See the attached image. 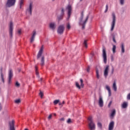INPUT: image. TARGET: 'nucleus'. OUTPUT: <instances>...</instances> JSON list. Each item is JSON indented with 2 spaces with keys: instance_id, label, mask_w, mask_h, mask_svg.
Returning a JSON list of instances; mask_svg holds the SVG:
<instances>
[{
  "instance_id": "473e14b6",
  "label": "nucleus",
  "mask_w": 130,
  "mask_h": 130,
  "mask_svg": "<svg viewBox=\"0 0 130 130\" xmlns=\"http://www.w3.org/2000/svg\"><path fill=\"white\" fill-rule=\"evenodd\" d=\"M14 102L16 104H19V103H21V99H18L17 100H15Z\"/></svg>"
},
{
  "instance_id": "6e6552de",
  "label": "nucleus",
  "mask_w": 130,
  "mask_h": 130,
  "mask_svg": "<svg viewBox=\"0 0 130 130\" xmlns=\"http://www.w3.org/2000/svg\"><path fill=\"white\" fill-rule=\"evenodd\" d=\"M14 74H13V70L12 69L9 70V77H8V84H11V80H12V78H13Z\"/></svg>"
},
{
  "instance_id": "79ce46f5",
  "label": "nucleus",
  "mask_w": 130,
  "mask_h": 130,
  "mask_svg": "<svg viewBox=\"0 0 130 130\" xmlns=\"http://www.w3.org/2000/svg\"><path fill=\"white\" fill-rule=\"evenodd\" d=\"M108 11V5H106L105 13H107Z\"/></svg>"
},
{
  "instance_id": "bb28decb",
  "label": "nucleus",
  "mask_w": 130,
  "mask_h": 130,
  "mask_svg": "<svg viewBox=\"0 0 130 130\" xmlns=\"http://www.w3.org/2000/svg\"><path fill=\"white\" fill-rule=\"evenodd\" d=\"M80 83H81L80 86L81 87V88H84V83H83L84 81L82 79H80Z\"/></svg>"
},
{
  "instance_id": "f257e3e1",
  "label": "nucleus",
  "mask_w": 130,
  "mask_h": 130,
  "mask_svg": "<svg viewBox=\"0 0 130 130\" xmlns=\"http://www.w3.org/2000/svg\"><path fill=\"white\" fill-rule=\"evenodd\" d=\"M83 19H84V11L81 12V17L79 19V24L80 25H81L82 30H84L85 29L86 24L87 22H88V20H89V15L86 16L85 21L82 23V22H83Z\"/></svg>"
},
{
  "instance_id": "de8ad7c7",
  "label": "nucleus",
  "mask_w": 130,
  "mask_h": 130,
  "mask_svg": "<svg viewBox=\"0 0 130 130\" xmlns=\"http://www.w3.org/2000/svg\"><path fill=\"white\" fill-rule=\"evenodd\" d=\"M86 71L87 72V73H89V72H90V66H88L87 68L86 69Z\"/></svg>"
},
{
  "instance_id": "bf43d9fd",
  "label": "nucleus",
  "mask_w": 130,
  "mask_h": 130,
  "mask_svg": "<svg viewBox=\"0 0 130 130\" xmlns=\"http://www.w3.org/2000/svg\"><path fill=\"white\" fill-rule=\"evenodd\" d=\"M54 115L55 116H56V114H54Z\"/></svg>"
},
{
  "instance_id": "5701e85b",
  "label": "nucleus",
  "mask_w": 130,
  "mask_h": 130,
  "mask_svg": "<svg viewBox=\"0 0 130 130\" xmlns=\"http://www.w3.org/2000/svg\"><path fill=\"white\" fill-rule=\"evenodd\" d=\"M113 89L115 92L117 91V87H116V83L115 82V81H114L113 84Z\"/></svg>"
},
{
  "instance_id": "a18cd8bd",
  "label": "nucleus",
  "mask_w": 130,
  "mask_h": 130,
  "mask_svg": "<svg viewBox=\"0 0 130 130\" xmlns=\"http://www.w3.org/2000/svg\"><path fill=\"white\" fill-rule=\"evenodd\" d=\"M18 34H19V35H21V34H22V30L21 29H19L18 30Z\"/></svg>"
},
{
  "instance_id": "9d476101",
  "label": "nucleus",
  "mask_w": 130,
  "mask_h": 130,
  "mask_svg": "<svg viewBox=\"0 0 130 130\" xmlns=\"http://www.w3.org/2000/svg\"><path fill=\"white\" fill-rule=\"evenodd\" d=\"M67 9L68 11V17L67 18V20H69V19L71 18V15H72V6L69 5L68 6Z\"/></svg>"
},
{
  "instance_id": "603ef678",
  "label": "nucleus",
  "mask_w": 130,
  "mask_h": 130,
  "mask_svg": "<svg viewBox=\"0 0 130 130\" xmlns=\"http://www.w3.org/2000/svg\"><path fill=\"white\" fill-rule=\"evenodd\" d=\"M60 120L61 121H64V118H60Z\"/></svg>"
},
{
  "instance_id": "393cba45",
  "label": "nucleus",
  "mask_w": 130,
  "mask_h": 130,
  "mask_svg": "<svg viewBox=\"0 0 130 130\" xmlns=\"http://www.w3.org/2000/svg\"><path fill=\"white\" fill-rule=\"evenodd\" d=\"M127 107V103L124 102L122 104V108H126Z\"/></svg>"
},
{
  "instance_id": "9b49d317",
  "label": "nucleus",
  "mask_w": 130,
  "mask_h": 130,
  "mask_svg": "<svg viewBox=\"0 0 130 130\" xmlns=\"http://www.w3.org/2000/svg\"><path fill=\"white\" fill-rule=\"evenodd\" d=\"M43 53V45L42 46L41 48H40L38 55L37 56V59H39L40 57H41V56L42 55Z\"/></svg>"
},
{
  "instance_id": "58836bf2",
  "label": "nucleus",
  "mask_w": 130,
  "mask_h": 130,
  "mask_svg": "<svg viewBox=\"0 0 130 130\" xmlns=\"http://www.w3.org/2000/svg\"><path fill=\"white\" fill-rule=\"evenodd\" d=\"M15 86L17 88H19L20 87V83H19V82L18 81H16V82L15 83Z\"/></svg>"
},
{
  "instance_id": "7ed1b4c3",
  "label": "nucleus",
  "mask_w": 130,
  "mask_h": 130,
  "mask_svg": "<svg viewBox=\"0 0 130 130\" xmlns=\"http://www.w3.org/2000/svg\"><path fill=\"white\" fill-rule=\"evenodd\" d=\"M112 17L113 18V21L112 22L111 31H113L114 29V27H115V22H116V16H115V14L114 12L112 13Z\"/></svg>"
},
{
  "instance_id": "2f4dec72",
  "label": "nucleus",
  "mask_w": 130,
  "mask_h": 130,
  "mask_svg": "<svg viewBox=\"0 0 130 130\" xmlns=\"http://www.w3.org/2000/svg\"><path fill=\"white\" fill-rule=\"evenodd\" d=\"M98 126L101 129H102V123L101 122H98Z\"/></svg>"
},
{
  "instance_id": "0eeeda50",
  "label": "nucleus",
  "mask_w": 130,
  "mask_h": 130,
  "mask_svg": "<svg viewBox=\"0 0 130 130\" xmlns=\"http://www.w3.org/2000/svg\"><path fill=\"white\" fill-rule=\"evenodd\" d=\"M88 119L89 120V121H90L89 124V127H90V129H95V124L93 122V120H92V117H89Z\"/></svg>"
},
{
  "instance_id": "4be33fe9",
  "label": "nucleus",
  "mask_w": 130,
  "mask_h": 130,
  "mask_svg": "<svg viewBox=\"0 0 130 130\" xmlns=\"http://www.w3.org/2000/svg\"><path fill=\"white\" fill-rule=\"evenodd\" d=\"M106 89L108 91L109 97H110L111 96V89H110V87L108 85H106Z\"/></svg>"
},
{
  "instance_id": "72a5a7b5",
  "label": "nucleus",
  "mask_w": 130,
  "mask_h": 130,
  "mask_svg": "<svg viewBox=\"0 0 130 130\" xmlns=\"http://www.w3.org/2000/svg\"><path fill=\"white\" fill-rule=\"evenodd\" d=\"M39 95L40 96V98L41 99L43 98V96H44V94H43V92L40 90V92L39 93Z\"/></svg>"
},
{
  "instance_id": "a211bd4d",
  "label": "nucleus",
  "mask_w": 130,
  "mask_h": 130,
  "mask_svg": "<svg viewBox=\"0 0 130 130\" xmlns=\"http://www.w3.org/2000/svg\"><path fill=\"white\" fill-rule=\"evenodd\" d=\"M98 68L100 69V66H96L95 68L96 76L97 79H99L100 78V75H99V69H98Z\"/></svg>"
},
{
  "instance_id": "680f3d73",
  "label": "nucleus",
  "mask_w": 130,
  "mask_h": 130,
  "mask_svg": "<svg viewBox=\"0 0 130 130\" xmlns=\"http://www.w3.org/2000/svg\"><path fill=\"white\" fill-rule=\"evenodd\" d=\"M55 0H52V2H54Z\"/></svg>"
},
{
  "instance_id": "ddd939ff",
  "label": "nucleus",
  "mask_w": 130,
  "mask_h": 130,
  "mask_svg": "<svg viewBox=\"0 0 130 130\" xmlns=\"http://www.w3.org/2000/svg\"><path fill=\"white\" fill-rule=\"evenodd\" d=\"M99 104L100 107H103V100L102 99V95H101V94H100L99 95Z\"/></svg>"
},
{
  "instance_id": "6e6d98bb",
  "label": "nucleus",
  "mask_w": 130,
  "mask_h": 130,
  "mask_svg": "<svg viewBox=\"0 0 130 130\" xmlns=\"http://www.w3.org/2000/svg\"><path fill=\"white\" fill-rule=\"evenodd\" d=\"M21 72V69H18V72L20 73Z\"/></svg>"
},
{
  "instance_id": "a19ab883",
  "label": "nucleus",
  "mask_w": 130,
  "mask_h": 130,
  "mask_svg": "<svg viewBox=\"0 0 130 130\" xmlns=\"http://www.w3.org/2000/svg\"><path fill=\"white\" fill-rule=\"evenodd\" d=\"M24 1H20V9H22V5H23Z\"/></svg>"
},
{
  "instance_id": "f704fd0d",
  "label": "nucleus",
  "mask_w": 130,
  "mask_h": 130,
  "mask_svg": "<svg viewBox=\"0 0 130 130\" xmlns=\"http://www.w3.org/2000/svg\"><path fill=\"white\" fill-rule=\"evenodd\" d=\"M60 15L64 16V9L63 8H61Z\"/></svg>"
},
{
  "instance_id": "864d4df0",
  "label": "nucleus",
  "mask_w": 130,
  "mask_h": 130,
  "mask_svg": "<svg viewBox=\"0 0 130 130\" xmlns=\"http://www.w3.org/2000/svg\"><path fill=\"white\" fill-rule=\"evenodd\" d=\"M59 105L62 106V104L61 103H59Z\"/></svg>"
},
{
  "instance_id": "2eb2a0df",
  "label": "nucleus",
  "mask_w": 130,
  "mask_h": 130,
  "mask_svg": "<svg viewBox=\"0 0 130 130\" xmlns=\"http://www.w3.org/2000/svg\"><path fill=\"white\" fill-rule=\"evenodd\" d=\"M114 127V121H112L109 123V130H113Z\"/></svg>"
},
{
  "instance_id": "6ab92c4d",
  "label": "nucleus",
  "mask_w": 130,
  "mask_h": 130,
  "mask_svg": "<svg viewBox=\"0 0 130 130\" xmlns=\"http://www.w3.org/2000/svg\"><path fill=\"white\" fill-rule=\"evenodd\" d=\"M49 27L53 31H54V30H55V28H56V25H55L54 23H50Z\"/></svg>"
},
{
  "instance_id": "39448f33",
  "label": "nucleus",
  "mask_w": 130,
  "mask_h": 130,
  "mask_svg": "<svg viewBox=\"0 0 130 130\" xmlns=\"http://www.w3.org/2000/svg\"><path fill=\"white\" fill-rule=\"evenodd\" d=\"M64 29H65V27H64V24L60 25L58 27L57 32L58 33V34H59L60 35H62V34H63Z\"/></svg>"
},
{
  "instance_id": "37998d69",
  "label": "nucleus",
  "mask_w": 130,
  "mask_h": 130,
  "mask_svg": "<svg viewBox=\"0 0 130 130\" xmlns=\"http://www.w3.org/2000/svg\"><path fill=\"white\" fill-rule=\"evenodd\" d=\"M120 5H124V0H120Z\"/></svg>"
},
{
  "instance_id": "c85d7f7f",
  "label": "nucleus",
  "mask_w": 130,
  "mask_h": 130,
  "mask_svg": "<svg viewBox=\"0 0 130 130\" xmlns=\"http://www.w3.org/2000/svg\"><path fill=\"white\" fill-rule=\"evenodd\" d=\"M75 85L76 87L78 88V89H79L80 90V89H81V86L80 85V84H79V83L78 82H75Z\"/></svg>"
},
{
  "instance_id": "7c9ffc66",
  "label": "nucleus",
  "mask_w": 130,
  "mask_h": 130,
  "mask_svg": "<svg viewBox=\"0 0 130 130\" xmlns=\"http://www.w3.org/2000/svg\"><path fill=\"white\" fill-rule=\"evenodd\" d=\"M35 70H36V74L38 77H39V72L37 71H38V68H37V66H35Z\"/></svg>"
},
{
  "instance_id": "49530a36",
  "label": "nucleus",
  "mask_w": 130,
  "mask_h": 130,
  "mask_svg": "<svg viewBox=\"0 0 130 130\" xmlns=\"http://www.w3.org/2000/svg\"><path fill=\"white\" fill-rule=\"evenodd\" d=\"M113 73H114V68L113 67L112 68V70H111V75H113Z\"/></svg>"
},
{
  "instance_id": "052dcab7",
  "label": "nucleus",
  "mask_w": 130,
  "mask_h": 130,
  "mask_svg": "<svg viewBox=\"0 0 130 130\" xmlns=\"http://www.w3.org/2000/svg\"><path fill=\"white\" fill-rule=\"evenodd\" d=\"M24 130H29L28 128H25Z\"/></svg>"
},
{
  "instance_id": "dca6fc26",
  "label": "nucleus",
  "mask_w": 130,
  "mask_h": 130,
  "mask_svg": "<svg viewBox=\"0 0 130 130\" xmlns=\"http://www.w3.org/2000/svg\"><path fill=\"white\" fill-rule=\"evenodd\" d=\"M32 3H30L29 4V8L26 10V11L28 12V13H29L30 16H32Z\"/></svg>"
},
{
  "instance_id": "e2e57ef3",
  "label": "nucleus",
  "mask_w": 130,
  "mask_h": 130,
  "mask_svg": "<svg viewBox=\"0 0 130 130\" xmlns=\"http://www.w3.org/2000/svg\"><path fill=\"white\" fill-rule=\"evenodd\" d=\"M83 0H80V2H82Z\"/></svg>"
},
{
  "instance_id": "4468645a",
  "label": "nucleus",
  "mask_w": 130,
  "mask_h": 130,
  "mask_svg": "<svg viewBox=\"0 0 130 130\" xmlns=\"http://www.w3.org/2000/svg\"><path fill=\"white\" fill-rule=\"evenodd\" d=\"M36 30H34L32 31V35L31 36V38L30 39V43H32L34 41V39H35V36H36Z\"/></svg>"
},
{
  "instance_id": "aec40b11",
  "label": "nucleus",
  "mask_w": 130,
  "mask_h": 130,
  "mask_svg": "<svg viewBox=\"0 0 130 130\" xmlns=\"http://www.w3.org/2000/svg\"><path fill=\"white\" fill-rule=\"evenodd\" d=\"M115 113H116V111L115 110V109H114L111 111V115H110V117L112 119H113V118L115 116Z\"/></svg>"
},
{
  "instance_id": "f03ea898",
  "label": "nucleus",
  "mask_w": 130,
  "mask_h": 130,
  "mask_svg": "<svg viewBox=\"0 0 130 130\" xmlns=\"http://www.w3.org/2000/svg\"><path fill=\"white\" fill-rule=\"evenodd\" d=\"M16 4V0H7V2L5 5L6 9H8V8H11V7H13L15 6Z\"/></svg>"
},
{
  "instance_id": "c756f323",
  "label": "nucleus",
  "mask_w": 130,
  "mask_h": 130,
  "mask_svg": "<svg viewBox=\"0 0 130 130\" xmlns=\"http://www.w3.org/2000/svg\"><path fill=\"white\" fill-rule=\"evenodd\" d=\"M112 50H113V52L114 53H115V52H116V46H115V45H114L113 46V48H112Z\"/></svg>"
},
{
  "instance_id": "4c0bfd02",
  "label": "nucleus",
  "mask_w": 130,
  "mask_h": 130,
  "mask_svg": "<svg viewBox=\"0 0 130 130\" xmlns=\"http://www.w3.org/2000/svg\"><path fill=\"white\" fill-rule=\"evenodd\" d=\"M67 28L68 30H70L71 29V24H70V23H68L67 25Z\"/></svg>"
},
{
  "instance_id": "f3484780",
  "label": "nucleus",
  "mask_w": 130,
  "mask_h": 130,
  "mask_svg": "<svg viewBox=\"0 0 130 130\" xmlns=\"http://www.w3.org/2000/svg\"><path fill=\"white\" fill-rule=\"evenodd\" d=\"M64 16V15H62V14H60V15L57 16L56 20H57L58 23H59V22H60V21H61L63 19Z\"/></svg>"
},
{
  "instance_id": "c03bdc74",
  "label": "nucleus",
  "mask_w": 130,
  "mask_h": 130,
  "mask_svg": "<svg viewBox=\"0 0 130 130\" xmlns=\"http://www.w3.org/2000/svg\"><path fill=\"white\" fill-rule=\"evenodd\" d=\"M0 72H1V76H2V75H4V74H3V67H2L0 69Z\"/></svg>"
},
{
  "instance_id": "cd10ccee",
  "label": "nucleus",
  "mask_w": 130,
  "mask_h": 130,
  "mask_svg": "<svg viewBox=\"0 0 130 130\" xmlns=\"http://www.w3.org/2000/svg\"><path fill=\"white\" fill-rule=\"evenodd\" d=\"M83 45L85 48H88V44H87V40L84 41Z\"/></svg>"
},
{
  "instance_id": "ea45409f",
  "label": "nucleus",
  "mask_w": 130,
  "mask_h": 130,
  "mask_svg": "<svg viewBox=\"0 0 130 130\" xmlns=\"http://www.w3.org/2000/svg\"><path fill=\"white\" fill-rule=\"evenodd\" d=\"M67 123H68L69 124L73 123V121H72V119L71 118H69L67 120Z\"/></svg>"
},
{
  "instance_id": "412c9836",
  "label": "nucleus",
  "mask_w": 130,
  "mask_h": 130,
  "mask_svg": "<svg viewBox=\"0 0 130 130\" xmlns=\"http://www.w3.org/2000/svg\"><path fill=\"white\" fill-rule=\"evenodd\" d=\"M45 57H44V56H42V57H41V66L42 67H43V66H44V64H45Z\"/></svg>"
},
{
  "instance_id": "f8f14e48",
  "label": "nucleus",
  "mask_w": 130,
  "mask_h": 130,
  "mask_svg": "<svg viewBox=\"0 0 130 130\" xmlns=\"http://www.w3.org/2000/svg\"><path fill=\"white\" fill-rule=\"evenodd\" d=\"M109 71V65H107L104 70V75L105 78H107L108 76V72Z\"/></svg>"
},
{
  "instance_id": "e433bc0d",
  "label": "nucleus",
  "mask_w": 130,
  "mask_h": 130,
  "mask_svg": "<svg viewBox=\"0 0 130 130\" xmlns=\"http://www.w3.org/2000/svg\"><path fill=\"white\" fill-rule=\"evenodd\" d=\"M53 103H54V104L55 105H56V104L59 103V100H55V101H54Z\"/></svg>"
},
{
  "instance_id": "8fccbe9b",
  "label": "nucleus",
  "mask_w": 130,
  "mask_h": 130,
  "mask_svg": "<svg viewBox=\"0 0 130 130\" xmlns=\"http://www.w3.org/2000/svg\"><path fill=\"white\" fill-rule=\"evenodd\" d=\"M111 61H113V60H114V58L113 57V55L111 56Z\"/></svg>"
},
{
  "instance_id": "c9c22d12",
  "label": "nucleus",
  "mask_w": 130,
  "mask_h": 130,
  "mask_svg": "<svg viewBox=\"0 0 130 130\" xmlns=\"http://www.w3.org/2000/svg\"><path fill=\"white\" fill-rule=\"evenodd\" d=\"M1 79L3 84H5V78H4V75L2 74V75H1Z\"/></svg>"
},
{
  "instance_id": "13d9d810",
  "label": "nucleus",
  "mask_w": 130,
  "mask_h": 130,
  "mask_svg": "<svg viewBox=\"0 0 130 130\" xmlns=\"http://www.w3.org/2000/svg\"><path fill=\"white\" fill-rule=\"evenodd\" d=\"M20 2H24V0H20Z\"/></svg>"
},
{
  "instance_id": "423d86ee",
  "label": "nucleus",
  "mask_w": 130,
  "mask_h": 130,
  "mask_svg": "<svg viewBox=\"0 0 130 130\" xmlns=\"http://www.w3.org/2000/svg\"><path fill=\"white\" fill-rule=\"evenodd\" d=\"M14 30V24H13V21H11L9 26V35L10 36V38H13V31Z\"/></svg>"
},
{
  "instance_id": "4d7b16f0",
  "label": "nucleus",
  "mask_w": 130,
  "mask_h": 130,
  "mask_svg": "<svg viewBox=\"0 0 130 130\" xmlns=\"http://www.w3.org/2000/svg\"><path fill=\"white\" fill-rule=\"evenodd\" d=\"M40 81H41V82H42V78H40Z\"/></svg>"
},
{
  "instance_id": "1a4fd4ad",
  "label": "nucleus",
  "mask_w": 130,
  "mask_h": 130,
  "mask_svg": "<svg viewBox=\"0 0 130 130\" xmlns=\"http://www.w3.org/2000/svg\"><path fill=\"white\" fill-rule=\"evenodd\" d=\"M10 130H16L15 128V121L13 120L12 121L9 122Z\"/></svg>"
},
{
  "instance_id": "20e7f679",
  "label": "nucleus",
  "mask_w": 130,
  "mask_h": 130,
  "mask_svg": "<svg viewBox=\"0 0 130 130\" xmlns=\"http://www.w3.org/2000/svg\"><path fill=\"white\" fill-rule=\"evenodd\" d=\"M103 57L104 63H107V55L106 54V48L104 45L103 46Z\"/></svg>"
},
{
  "instance_id": "3c124183",
  "label": "nucleus",
  "mask_w": 130,
  "mask_h": 130,
  "mask_svg": "<svg viewBox=\"0 0 130 130\" xmlns=\"http://www.w3.org/2000/svg\"><path fill=\"white\" fill-rule=\"evenodd\" d=\"M52 115L50 114V115L48 116V117L49 120H50V119H51V118H52Z\"/></svg>"
},
{
  "instance_id": "5fc2aeb1",
  "label": "nucleus",
  "mask_w": 130,
  "mask_h": 130,
  "mask_svg": "<svg viewBox=\"0 0 130 130\" xmlns=\"http://www.w3.org/2000/svg\"><path fill=\"white\" fill-rule=\"evenodd\" d=\"M64 103H65L64 101H63L62 103V105H63V104H64Z\"/></svg>"
},
{
  "instance_id": "09e8293b",
  "label": "nucleus",
  "mask_w": 130,
  "mask_h": 130,
  "mask_svg": "<svg viewBox=\"0 0 130 130\" xmlns=\"http://www.w3.org/2000/svg\"><path fill=\"white\" fill-rule=\"evenodd\" d=\"M112 104V101H110L108 105V107H109V108L110 107V106H111Z\"/></svg>"
},
{
  "instance_id": "b1692460",
  "label": "nucleus",
  "mask_w": 130,
  "mask_h": 130,
  "mask_svg": "<svg viewBox=\"0 0 130 130\" xmlns=\"http://www.w3.org/2000/svg\"><path fill=\"white\" fill-rule=\"evenodd\" d=\"M121 48L122 53H124V44L123 43L121 44Z\"/></svg>"
},
{
  "instance_id": "a878e982",
  "label": "nucleus",
  "mask_w": 130,
  "mask_h": 130,
  "mask_svg": "<svg viewBox=\"0 0 130 130\" xmlns=\"http://www.w3.org/2000/svg\"><path fill=\"white\" fill-rule=\"evenodd\" d=\"M111 36L112 37L113 42H114V43H116V40H115V35L113 33L111 34Z\"/></svg>"
}]
</instances>
